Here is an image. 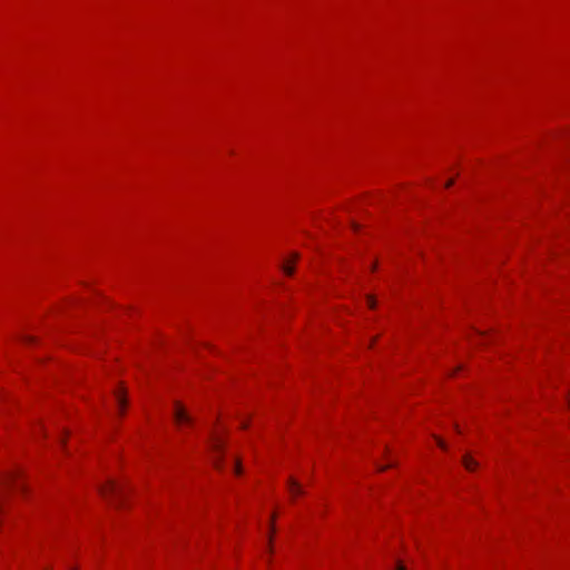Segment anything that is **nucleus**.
Instances as JSON below:
<instances>
[{"label":"nucleus","instance_id":"1","mask_svg":"<svg viewBox=\"0 0 570 570\" xmlns=\"http://www.w3.org/2000/svg\"><path fill=\"white\" fill-rule=\"evenodd\" d=\"M100 492L106 498L121 499L125 495L124 487L111 480L100 487Z\"/></svg>","mask_w":570,"mask_h":570},{"label":"nucleus","instance_id":"2","mask_svg":"<svg viewBox=\"0 0 570 570\" xmlns=\"http://www.w3.org/2000/svg\"><path fill=\"white\" fill-rule=\"evenodd\" d=\"M223 441L218 436H214L210 441L213 452V463L216 469L220 470L223 466Z\"/></svg>","mask_w":570,"mask_h":570},{"label":"nucleus","instance_id":"3","mask_svg":"<svg viewBox=\"0 0 570 570\" xmlns=\"http://www.w3.org/2000/svg\"><path fill=\"white\" fill-rule=\"evenodd\" d=\"M174 417L178 425H189L193 422L191 416L185 411L180 404H176Z\"/></svg>","mask_w":570,"mask_h":570},{"label":"nucleus","instance_id":"4","mask_svg":"<svg viewBox=\"0 0 570 570\" xmlns=\"http://www.w3.org/2000/svg\"><path fill=\"white\" fill-rule=\"evenodd\" d=\"M298 258V255L297 254H293V256L291 258H288L282 266L283 268V272L286 274V275H292L293 272H294V268H293V264L297 261Z\"/></svg>","mask_w":570,"mask_h":570},{"label":"nucleus","instance_id":"5","mask_svg":"<svg viewBox=\"0 0 570 570\" xmlns=\"http://www.w3.org/2000/svg\"><path fill=\"white\" fill-rule=\"evenodd\" d=\"M288 490L292 495H298L303 493L299 483H297L294 479L288 480Z\"/></svg>","mask_w":570,"mask_h":570},{"label":"nucleus","instance_id":"6","mask_svg":"<svg viewBox=\"0 0 570 570\" xmlns=\"http://www.w3.org/2000/svg\"><path fill=\"white\" fill-rule=\"evenodd\" d=\"M463 465L466 470L473 471L478 466V462L473 460L469 454H465L462 459Z\"/></svg>","mask_w":570,"mask_h":570},{"label":"nucleus","instance_id":"7","mask_svg":"<svg viewBox=\"0 0 570 570\" xmlns=\"http://www.w3.org/2000/svg\"><path fill=\"white\" fill-rule=\"evenodd\" d=\"M116 400H117L119 407L122 409L126 403L122 392L119 391L116 393Z\"/></svg>","mask_w":570,"mask_h":570},{"label":"nucleus","instance_id":"8","mask_svg":"<svg viewBox=\"0 0 570 570\" xmlns=\"http://www.w3.org/2000/svg\"><path fill=\"white\" fill-rule=\"evenodd\" d=\"M366 299H367V304H368V306H370L371 308H374V307H375V304H376V303H375V298H374L373 296L368 295V296L366 297Z\"/></svg>","mask_w":570,"mask_h":570},{"label":"nucleus","instance_id":"9","mask_svg":"<svg viewBox=\"0 0 570 570\" xmlns=\"http://www.w3.org/2000/svg\"><path fill=\"white\" fill-rule=\"evenodd\" d=\"M234 469H235V473H236V474H239V473L242 472V466H240V462H239V460H238V459H236V460H235V466H234Z\"/></svg>","mask_w":570,"mask_h":570},{"label":"nucleus","instance_id":"10","mask_svg":"<svg viewBox=\"0 0 570 570\" xmlns=\"http://www.w3.org/2000/svg\"><path fill=\"white\" fill-rule=\"evenodd\" d=\"M438 445L442 449H445V443L441 439H436Z\"/></svg>","mask_w":570,"mask_h":570},{"label":"nucleus","instance_id":"11","mask_svg":"<svg viewBox=\"0 0 570 570\" xmlns=\"http://www.w3.org/2000/svg\"><path fill=\"white\" fill-rule=\"evenodd\" d=\"M14 478H16V476H13V475H9V476H7V478H6L4 482H6V483L13 482V479H14Z\"/></svg>","mask_w":570,"mask_h":570},{"label":"nucleus","instance_id":"12","mask_svg":"<svg viewBox=\"0 0 570 570\" xmlns=\"http://www.w3.org/2000/svg\"><path fill=\"white\" fill-rule=\"evenodd\" d=\"M395 570H405V568L402 563L397 562Z\"/></svg>","mask_w":570,"mask_h":570},{"label":"nucleus","instance_id":"13","mask_svg":"<svg viewBox=\"0 0 570 570\" xmlns=\"http://www.w3.org/2000/svg\"><path fill=\"white\" fill-rule=\"evenodd\" d=\"M452 184H453V179H450V180L445 184V187H450V186H452Z\"/></svg>","mask_w":570,"mask_h":570},{"label":"nucleus","instance_id":"14","mask_svg":"<svg viewBox=\"0 0 570 570\" xmlns=\"http://www.w3.org/2000/svg\"><path fill=\"white\" fill-rule=\"evenodd\" d=\"M391 465H392V463L389 464V466H391ZM386 468H387V465L386 466H382L381 469L385 470Z\"/></svg>","mask_w":570,"mask_h":570}]
</instances>
